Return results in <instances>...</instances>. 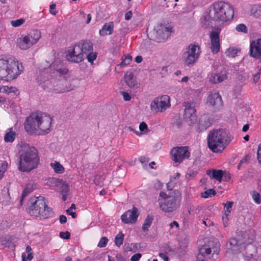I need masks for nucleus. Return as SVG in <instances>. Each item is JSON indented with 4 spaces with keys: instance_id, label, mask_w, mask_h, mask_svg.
Listing matches in <instances>:
<instances>
[{
    "instance_id": "37",
    "label": "nucleus",
    "mask_w": 261,
    "mask_h": 261,
    "mask_svg": "<svg viewBox=\"0 0 261 261\" xmlns=\"http://www.w3.org/2000/svg\"><path fill=\"white\" fill-rule=\"evenodd\" d=\"M137 249V244L134 243L125 244L124 246V249L125 251H133L136 252Z\"/></svg>"
},
{
    "instance_id": "57",
    "label": "nucleus",
    "mask_w": 261,
    "mask_h": 261,
    "mask_svg": "<svg viewBox=\"0 0 261 261\" xmlns=\"http://www.w3.org/2000/svg\"><path fill=\"white\" fill-rule=\"evenodd\" d=\"M132 11H128L127 12H126L125 13V20H129L132 17Z\"/></svg>"
},
{
    "instance_id": "36",
    "label": "nucleus",
    "mask_w": 261,
    "mask_h": 261,
    "mask_svg": "<svg viewBox=\"0 0 261 261\" xmlns=\"http://www.w3.org/2000/svg\"><path fill=\"white\" fill-rule=\"evenodd\" d=\"M124 234L120 232L115 238V243L117 247H120L123 244Z\"/></svg>"
},
{
    "instance_id": "24",
    "label": "nucleus",
    "mask_w": 261,
    "mask_h": 261,
    "mask_svg": "<svg viewBox=\"0 0 261 261\" xmlns=\"http://www.w3.org/2000/svg\"><path fill=\"white\" fill-rule=\"evenodd\" d=\"M250 13L254 17L261 19V4L250 5Z\"/></svg>"
},
{
    "instance_id": "40",
    "label": "nucleus",
    "mask_w": 261,
    "mask_h": 261,
    "mask_svg": "<svg viewBox=\"0 0 261 261\" xmlns=\"http://www.w3.org/2000/svg\"><path fill=\"white\" fill-rule=\"evenodd\" d=\"M251 194L254 201L257 204H260L261 198L259 193L255 191H252L251 192Z\"/></svg>"
},
{
    "instance_id": "34",
    "label": "nucleus",
    "mask_w": 261,
    "mask_h": 261,
    "mask_svg": "<svg viewBox=\"0 0 261 261\" xmlns=\"http://www.w3.org/2000/svg\"><path fill=\"white\" fill-rule=\"evenodd\" d=\"M114 29V23L113 22H109L108 23H105L101 30H99V33H101V32H109V33H112Z\"/></svg>"
},
{
    "instance_id": "28",
    "label": "nucleus",
    "mask_w": 261,
    "mask_h": 261,
    "mask_svg": "<svg viewBox=\"0 0 261 261\" xmlns=\"http://www.w3.org/2000/svg\"><path fill=\"white\" fill-rule=\"evenodd\" d=\"M124 78L126 84L129 87L133 88L136 85V81L134 79L133 73H126Z\"/></svg>"
},
{
    "instance_id": "53",
    "label": "nucleus",
    "mask_w": 261,
    "mask_h": 261,
    "mask_svg": "<svg viewBox=\"0 0 261 261\" xmlns=\"http://www.w3.org/2000/svg\"><path fill=\"white\" fill-rule=\"evenodd\" d=\"M148 128L147 125L144 122H142L139 125V129L140 131L143 132Z\"/></svg>"
},
{
    "instance_id": "19",
    "label": "nucleus",
    "mask_w": 261,
    "mask_h": 261,
    "mask_svg": "<svg viewBox=\"0 0 261 261\" xmlns=\"http://www.w3.org/2000/svg\"><path fill=\"white\" fill-rule=\"evenodd\" d=\"M227 78V72L221 70L217 73H212L210 77V82L212 84H217L223 82Z\"/></svg>"
},
{
    "instance_id": "45",
    "label": "nucleus",
    "mask_w": 261,
    "mask_h": 261,
    "mask_svg": "<svg viewBox=\"0 0 261 261\" xmlns=\"http://www.w3.org/2000/svg\"><path fill=\"white\" fill-rule=\"evenodd\" d=\"M108 241V240L107 238L103 237L100 239L97 246L99 248L105 247L107 245Z\"/></svg>"
},
{
    "instance_id": "33",
    "label": "nucleus",
    "mask_w": 261,
    "mask_h": 261,
    "mask_svg": "<svg viewBox=\"0 0 261 261\" xmlns=\"http://www.w3.org/2000/svg\"><path fill=\"white\" fill-rule=\"evenodd\" d=\"M240 51V49L235 47H229L227 49L225 52L226 57L228 58H235L237 56L238 52Z\"/></svg>"
},
{
    "instance_id": "8",
    "label": "nucleus",
    "mask_w": 261,
    "mask_h": 261,
    "mask_svg": "<svg viewBox=\"0 0 261 261\" xmlns=\"http://www.w3.org/2000/svg\"><path fill=\"white\" fill-rule=\"evenodd\" d=\"M179 195H168L164 192H161L158 199L160 208L165 213H171L175 211L180 203Z\"/></svg>"
},
{
    "instance_id": "32",
    "label": "nucleus",
    "mask_w": 261,
    "mask_h": 261,
    "mask_svg": "<svg viewBox=\"0 0 261 261\" xmlns=\"http://www.w3.org/2000/svg\"><path fill=\"white\" fill-rule=\"evenodd\" d=\"M16 137V133L11 129H9L4 136V140L6 142L11 143L13 142Z\"/></svg>"
},
{
    "instance_id": "27",
    "label": "nucleus",
    "mask_w": 261,
    "mask_h": 261,
    "mask_svg": "<svg viewBox=\"0 0 261 261\" xmlns=\"http://www.w3.org/2000/svg\"><path fill=\"white\" fill-rule=\"evenodd\" d=\"M66 91H68V88L64 85L63 82L56 81V83L54 84L53 93H63Z\"/></svg>"
},
{
    "instance_id": "44",
    "label": "nucleus",
    "mask_w": 261,
    "mask_h": 261,
    "mask_svg": "<svg viewBox=\"0 0 261 261\" xmlns=\"http://www.w3.org/2000/svg\"><path fill=\"white\" fill-rule=\"evenodd\" d=\"M24 19L21 18L16 20H12L11 21V24L13 27H18L20 26L24 22Z\"/></svg>"
},
{
    "instance_id": "6",
    "label": "nucleus",
    "mask_w": 261,
    "mask_h": 261,
    "mask_svg": "<svg viewBox=\"0 0 261 261\" xmlns=\"http://www.w3.org/2000/svg\"><path fill=\"white\" fill-rule=\"evenodd\" d=\"M28 205V212L31 216H40L44 219H46L54 214L52 208L46 204L44 198L42 196L31 198L29 200Z\"/></svg>"
},
{
    "instance_id": "2",
    "label": "nucleus",
    "mask_w": 261,
    "mask_h": 261,
    "mask_svg": "<svg viewBox=\"0 0 261 261\" xmlns=\"http://www.w3.org/2000/svg\"><path fill=\"white\" fill-rule=\"evenodd\" d=\"M67 72L68 69L62 68L59 61H55L51 64L45 61L38 68L36 79L44 90L53 93L54 84L56 83L55 77L65 75Z\"/></svg>"
},
{
    "instance_id": "39",
    "label": "nucleus",
    "mask_w": 261,
    "mask_h": 261,
    "mask_svg": "<svg viewBox=\"0 0 261 261\" xmlns=\"http://www.w3.org/2000/svg\"><path fill=\"white\" fill-rule=\"evenodd\" d=\"M96 57L97 53H93V51H90L87 54L85 55V58H86L88 59V62L91 64L93 63V61L96 59Z\"/></svg>"
},
{
    "instance_id": "60",
    "label": "nucleus",
    "mask_w": 261,
    "mask_h": 261,
    "mask_svg": "<svg viewBox=\"0 0 261 261\" xmlns=\"http://www.w3.org/2000/svg\"><path fill=\"white\" fill-rule=\"evenodd\" d=\"M159 255H160V257H161L163 258H164L165 261H168V257L167 255H166L165 254H164V253H160L159 254Z\"/></svg>"
},
{
    "instance_id": "7",
    "label": "nucleus",
    "mask_w": 261,
    "mask_h": 261,
    "mask_svg": "<svg viewBox=\"0 0 261 261\" xmlns=\"http://www.w3.org/2000/svg\"><path fill=\"white\" fill-rule=\"evenodd\" d=\"M20 73L18 63L0 59V80L10 81L16 79Z\"/></svg>"
},
{
    "instance_id": "51",
    "label": "nucleus",
    "mask_w": 261,
    "mask_h": 261,
    "mask_svg": "<svg viewBox=\"0 0 261 261\" xmlns=\"http://www.w3.org/2000/svg\"><path fill=\"white\" fill-rule=\"evenodd\" d=\"M142 255L140 253H138L133 255L131 258V261H138L141 257Z\"/></svg>"
},
{
    "instance_id": "10",
    "label": "nucleus",
    "mask_w": 261,
    "mask_h": 261,
    "mask_svg": "<svg viewBox=\"0 0 261 261\" xmlns=\"http://www.w3.org/2000/svg\"><path fill=\"white\" fill-rule=\"evenodd\" d=\"M241 235L238 234L236 237L231 238L226 245V253L237 254L245 248L246 233L240 232Z\"/></svg>"
},
{
    "instance_id": "14",
    "label": "nucleus",
    "mask_w": 261,
    "mask_h": 261,
    "mask_svg": "<svg viewBox=\"0 0 261 261\" xmlns=\"http://www.w3.org/2000/svg\"><path fill=\"white\" fill-rule=\"evenodd\" d=\"M77 44L68 47V54L66 55L67 60L72 63H78L82 62L84 57Z\"/></svg>"
},
{
    "instance_id": "31",
    "label": "nucleus",
    "mask_w": 261,
    "mask_h": 261,
    "mask_svg": "<svg viewBox=\"0 0 261 261\" xmlns=\"http://www.w3.org/2000/svg\"><path fill=\"white\" fill-rule=\"evenodd\" d=\"M153 220V218L152 216H147L142 227V230L144 232H147L148 231V228L150 226Z\"/></svg>"
},
{
    "instance_id": "59",
    "label": "nucleus",
    "mask_w": 261,
    "mask_h": 261,
    "mask_svg": "<svg viewBox=\"0 0 261 261\" xmlns=\"http://www.w3.org/2000/svg\"><path fill=\"white\" fill-rule=\"evenodd\" d=\"M174 226H176V227L178 228L179 227L178 223L177 221H174L173 222L170 224V228H172Z\"/></svg>"
},
{
    "instance_id": "47",
    "label": "nucleus",
    "mask_w": 261,
    "mask_h": 261,
    "mask_svg": "<svg viewBox=\"0 0 261 261\" xmlns=\"http://www.w3.org/2000/svg\"><path fill=\"white\" fill-rule=\"evenodd\" d=\"M56 7V5L55 4H52L49 6V13L54 15H56L58 13Z\"/></svg>"
},
{
    "instance_id": "13",
    "label": "nucleus",
    "mask_w": 261,
    "mask_h": 261,
    "mask_svg": "<svg viewBox=\"0 0 261 261\" xmlns=\"http://www.w3.org/2000/svg\"><path fill=\"white\" fill-rule=\"evenodd\" d=\"M206 104L213 111H217L223 107V101L218 92H212L207 96Z\"/></svg>"
},
{
    "instance_id": "11",
    "label": "nucleus",
    "mask_w": 261,
    "mask_h": 261,
    "mask_svg": "<svg viewBox=\"0 0 261 261\" xmlns=\"http://www.w3.org/2000/svg\"><path fill=\"white\" fill-rule=\"evenodd\" d=\"M41 38V34H28L21 35L16 41L17 46L22 50L30 48Z\"/></svg>"
},
{
    "instance_id": "5",
    "label": "nucleus",
    "mask_w": 261,
    "mask_h": 261,
    "mask_svg": "<svg viewBox=\"0 0 261 261\" xmlns=\"http://www.w3.org/2000/svg\"><path fill=\"white\" fill-rule=\"evenodd\" d=\"M230 142L226 138V133L222 129H214L207 136V146L214 153H220Z\"/></svg>"
},
{
    "instance_id": "15",
    "label": "nucleus",
    "mask_w": 261,
    "mask_h": 261,
    "mask_svg": "<svg viewBox=\"0 0 261 261\" xmlns=\"http://www.w3.org/2000/svg\"><path fill=\"white\" fill-rule=\"evenodd\" d=\"M172 160L176 163H180L184 159H188L190 156V152L187 147H176L171 151Z\"/></svg>"
},
{
    "instance_id": "21",
    "label": "nucleus",
    "mask_w": 261,
    "mask_h": 261,
    "mask_svg": "<svg viewBox=\"0 0 261 261\" xmlns=\"http://www.w3.org/2000/svg\"><path fill=\"white\" fill-rule=\"evenodd\" d=\"M146 35L150 40L156 43L164 42L170 37L169 34H146Z\"/></svg>"
},
{
    "instance_id": "4",
    "label": "nucleus",
    "mask_w": 261,
    "mask_h": 261,
    "mask_svg": "<svg viewBox=\"0 0 261 261\" xmlns=\"http://www.w3.org/2000/svg\"><path fill=\"white\" fill-rule=\"evenodd\" d=\"M39 163L37 150L33 146H24L20 152L19 170L23 172H30L36 168Z\"/></svg>"
},
{
    "instance_id": "58",
    "label": "nucleus",
    "mask_w": 261,
    "mask_h": 261,
    "mask_svg": "<svg viewBox=\"0 0 261 261\" xmlns=\"http://www.w3.org/2000/svg\"><path fill=\"white\" fill-rule=\"evenodd\" d=\"M143 60V58L141 56H137L135 58V61L137 63H141Z\"/></svg>"
},
{
    "instance_id": "50",
    "label": "nucleus",
    "mask_w": 261,
    "mask_h": 261,
    "mask_svg": "<svg viewBox=\"0 0 261 261\" xmlns=\"http://www.w3.org/2000/svg\"><path fill=\"white\" fill-rule=\"evenodd\" d=\"M257 159L258 161V163L261 166V143L258 146V149L257 151Z\"/></svg>"
},
{
    "instance_id": "56",
    "label": "nucleus",
    "mask_w": 261,
    "mask_h": 261,
    "mask_svg": "<svg viewBox=\"0 0 261 261\" xmlns=\"http://www.w3.org/2000/svg\"><path fill=\"white\" fill-rule=\"evenodd\" d=\"M200 124L203 126L206 129L207 127H208L210 125V122L209 121H204V123L202 122V118L201 119Z\"/></svg>"
},
{
    "instance_id": "3",
    "label": "nucleus",
    "mask_w": 261,
    "mask_h": 261,
    "mask_svg": "<svg viewBox=\"0 0 261 261\" xmlns=\"http://www.w3.org/2000/svg\"><path fill=\"white\" fill-rule=\"evenodd\" d=\"M51 121V117L45 113L32 114L25 121V129L30 134L43 135L50 131Z\"/></svg>"
},
{
    "instance_id": "22",
    "label": "nucleus",
    "mask_w": 261,
    "mask_h": 261,
    "mask_svg": "<svg viewBox=\"0 0 261 261\" xmlns=\"http://www.w3.org/2000/svg\"><path fill=\"white\" fill-rule=\"evenodd\" d=\"M199 253L197 256V261H204L205 256L209 255L211 252V248L210 245L204 244L200 247L199 249Z\"/></svg>"
},
{
    "instance_id": "63",
    "label": "nucleus",
    "mask_w": 261,
    "mask_h": 261,
    "mask_svg": "<svg viewBox=\"0 0 261 261\" xmlns=\"http://www.w3.org/2000/svg\"><path fill=\"white\" fill-rule=\"evenodd\" d=\"M249 128V125L248 124H245L242 128V131L244 132H247Z\"/></svg>"
},
{
    "instance_id": "55",
    "label": "nucleus",
    "mask_w": 261,
    "mask_h": 261,
    "mask_svg": "<svg viewBox=\"0 0 261 261\" xmlns=\"http://www.w3.org/2000/svg\"><path fill=\"white\" fill-rule=\"evenodd\" d=\"M60 222L61 224H64L67 221V218L64 215H60L59 217Z\"/></svg>"
},
{
    "instance_id": "18",
    "label": "nucleus",
    "mask_w": 261,
    "mask_h": 261,
    "mask_svg": "<svg viewBox=\"0 0 261 261\" xmlns=\"http://www.w3.org/2000/svg\"><path fill=\"white\" fill-rule=\"evenodd\" d=\"M219 34H210V49L213 54H217L220 49Z\"/></svg>"
},
{
    "instance_id": "61",
    "label": "nucleus",
    "mask_w": 261,
    "mask_h": 261,
    "mask_svg": "<svg viewBox=\"0 0 261 261\" xmlns=\"http://www.w3.org/2000/svg\"><path fill=\"white\" fill-rule=\"evenodd\" d=\"M249 158L248 155H246L243 159H242L240 162L241 164H244L247 162L248 158Z\"/></svg>"
},
{
    "instance_id": "20",
    "label": "nucleus",
    "mask_w": 261,
    "mask_h": 261,
    "mask_svg": "<svg viewBox=\"0 0 261 261\" xmlns=\"http://www.w3.org/2000/svg\"><path fill=\"white\" fill-rule=\"evenodd\" d=\"M77 45L80 47V50L82 53L84 58L85 55L87 54L90 51H93V44L90 40H81Z\"/></svg>"
},
{
    "instance_id": "62",
    "label": "nucleus",
    "mask_w": 261,
    "mask_h": 261,
    "mask_svg": "<svg viewBox=\"0 0 261 261\" xmlns=\"http://www.w3.org/2000/svg\"><path fill=\"white\" fill-rule=\"evenodd\" d=\"M139 161L141 163H145L146 162H147V159L144 156H141L139 158Z\"/></svg>"
},
{
    "instance_id": "12",
    "label": "nucleus",
    "mask_w": 261,
    "mask_h": 261,
    "mask_svg": "<svg viewBox=\"0 0 261 261\" xmlns=\"http://www.w3.org/2000/svg\"><path fill=\"white\" fill-rule=\"evenodd\" d=\"M170 97L166 95L155 98L150 105L152 111L155 113L162 112L170 107Z\"/></svg>"
},
{
    "instance_id": "49",
    "label": "nucleus",
    "mask_w": 261,
    "mask_h": 261,
    "mask_svg": "<svg viewBox=\"0 0 261 261\" xmlns=\"http://www.w3.org/2000/svg\"><path fill=\"white\" fill-rule=\"evenodd\" d=\"M1 169H0V179L2 178L4 175V173L6 170V165L5 163L3 162L1 163Z\"/></svg>"
},
{
    "instance_id": "43",
    "label": "nucleus",
    "mask_w": 261,
    "mask_h": 261,
    "mask_svg": "<svg viewBox=\"0 0 261 261\" xmlns=\"http://www.w3.org/2000/svg\"><path fill=\"white\" fill-rule=\"evenodd\" d=\"M236 30L238 32L247 33V28L244 24L240 23L237 25Z\"/></svg>"
},
{
    "instance_id": "17",
    "label": "nucleus",
    "mask_w": 261,
    "mask_h": 261,
    "mask_svg": "<svg viewBox=\"0 0 261 261\" xmlns=\"http://www.w3.org/2000/svg\"><path fill=\"white\" fill-rule=\"evenodd\" d=\"M185 118L189 119L191 123L194 122L196 120V110L194 108V104L192 102H185Z\"/></svg>"
},
{
    "instance_id": "52",
    "label": "nucleus",
    "mask_w": 261,
    "mask_h": 261,
    "mask_svg": "<svg viewBox=\"0 0 261 261\" xmlns=\"http://www.w3.org/2000/svg\"><path fill=\"white\" fill-rule=\"evenodd\" d=\"M121 93L123 96L124 100L129 101L131 99V96L126 92L122 91Z\"/></svg>"
},
{
    "instance_id": "30",
    "label": "nucleus",
    "mask_w": 261,
    "mask_h": 261,
    "mask_svg": "<svg viewBox=\"0 0 261 261\" xmlns=\"http://www.w3.org/2000/svg\"><path fill=\"white\" fill-rule=\"evenodd\" d=\"M125 58L123 59V57H122V61L118 65L116 66L115 67L116 70H119V68H120L121 67L126 66L127 65H128L130 63V62L132 61V57L129 55H127L124 56Z\"/></svg>"
},
{
    "instance_id": "1",
    "label": "nucleus",
    "mask_w": 261,
    "mask_h": 261,
    "mask_svg": "<svg viewBox=\"0 0 261 261\" xmlns=\"http://www.w3.org/2000/svg\"><path fill=\"white\" fill-rule=\"evenodd\" d=\"M234 16L232 5L223 1H217L211 5L209 16L213 22L211 27L208 21L204 20L202 25L203 30L208 33H220L224 27V22L231 20Z\"/></svg>"
},
{
    "instance_id": "29",
    "label": "nucleus",
    "mask_w": 261,
    "mask_h": 261,
    "mask_svg": "<svg viewBox=\"0 0 261 261\" xmlns=\"http://www.w3.org/2000/svg\"><path fill=\"white\" fill-rule=\"evenodd\" d=\"M69 186L65 181L61 182L60 192L62 195V200L65 201L67 199V195L68 192Z\"/></svg>"
},
{
    "instance_id": "9",
    "label": "nucleus",
    "mask_w": 261,
    "mask_h": 261,
    "mask_svg": "<svg viewBox=\"0 0 261 261\" xmlns=\"http://www.w3.org/2000/svg\"><path fill=\"white\" fill-rule=\"evenodd\" d=\"M200 53V46L196 43H191L182 55L183 64L188 67L193 66L197 62Z\"/></svg>"
},
{
    "instance_id": "42",
    "label": "nucleus",
    "mask_w": 261,
    "mask_h": 261,
    "mask_svg": "<svg viewBox=\"0 0 261 261\" xmlns=\"http://www.w3.org/2000/svg\"><path fill=\"white\" fill-rule=\"evenodd\" d=\"M76 208L75 205L74 203L71 204V206L66 210L68 215H71L72 218L76 217V214L75 212H73L72 210Z\"/></svg>"
},
{
    "instance_id": "38",
    "label": "nucleus",
    "mask_w": 261,
    "mask_h": 261,
    "mask_svg": "<svg viewBox=\"0 0 261 261\" xmlns=\"http://www.w3.org/2000/svg\"><path fill=\"white\" fill-rule=\"evenodd\" d=\"M216 194V191L212 189L206 190L205 191L202 192L201 193V196L202 197L204 198H207L212 196H214Z\"/></svg>"
},
{
    "instance_id": "48",
    "label": "nucleus",
    "mask_w": 261,
    "mask_h": 261,
    "mask_svg": "<svg viewBox=\"0 0 261 261\" xmlns=\"http://www.w3.org/2000/svg\"><path fill=\"white\" fill-rule=\"evenodd\" d=\"M181 126V122L180 120H177L172 123V126L174 130H176L180 128Z\"/></svg>"
},
{
    "instance_id": "46",
    "label": "nucleus",
    "mask_w": 261,
    "mask_h": 261,
    "mask_svg": "<svg viewBox=\"0 0 261 261\" xmlns=\"http://www.w3.org/2000/svg\"><path fill=\"white\" fill-rule=\"evenodd\" d=\"M59 236L61 238L67 240V239H70V233L69 231H66L65 232H62H62H60Z\"/></svg>"
},
{
    "instance_id": "54",
    "label": "nucleus",
    "mask_w": 261,
    "mask_h": 261,
    "mask_svg": "<svg viewBox=\"0 0 261 261\" xmlns=\"http://www.w3.org/2000/svg\"><path fill=\"white\" fill-rule=\"evenodd\" d=\"M154 188L156 190H160L163 187V183L159 180H157L154 185Z\"/></svg>"
},
{
    "instance_id": "35",
    "label": "nucleus",
    "mask_w": 261,
    "mask_h": 261,
    "mask_svg": "<svg viewBox=\"0 0 261 261\" xmlns=\"http://www.w3.org/2000/svg\"><path fill=\"white\" fill-rule=\"evenodd\" d=\"M50 165L56 173H62L64 171V167L59 162H56L55 163H51Z\"/></svg>"
},
{
    "instance_id": "23",
    "label": "nucleus",
    "mask_w": 261,
    "mask_h": 261,
    "mask_svg": "<svg viewBox=\"0 0 261 261\" xmlns=\"http://www.w3.org/2000/svg\"><path fill=\"white\" fill-rule=\"evenodd\" d=\"M36 188V185L34 181H31L29 182L27 185L26 187L24 189L21 198L20 200V205H22V201L24 198L28 195L31 192H32L34 189Z\"/></svg>"
},
{
    "instance_id": "16",
    "label": "nucleus",
    "mask_w": 261,
    "mask_h": 261,
    "mask_svg": "<svg viewBox=\"0 0 261 261\" xmlns=\"http://www.w3.org/2000/svg\"><path fill=\"white\" fill-rule=\"evenodd\" d=\"M138 208L133 206L132 210H128L124 213L121 217L122 221L125 224L135 223L138 217Z\"/></svg>"
},
{
    "instance_id": "41",
    "label": "nucleus",
    "mask_w": 261,
    "mask_h": 261,
    "mask_svg": "<svg viewBox=\"0 0 261 261\" xmlns=\"http://www.w3.org/2000/svg\"><path fill=\"white\" fill-rule=\"evenodd\" d=\"M233 203L232 201H227L226 203H223L224 207L226 208L224 214L225 216L229 215L230 213Z\"/></svg>"
},
{
    "instance_id": "25",
    "label": "nucleus",
    "mask_w": 261,
    "mask_h": 261,
    "mask_svg": "<svg viewBox=\"0 0 261 261\" xmlns=\"http://www.w3.org/2000/svg\"><path fill=\"white\" fill-rule=\"evenodd\" d=\"M223 174V171L221 170H208L206 171V174L211 179H215L219 181H221Z\"/></svg>"
},
{
    "instance_id": "26",
    "label": "nucleus",
    "mask_w": 261,
    "mask_h": 261,
    "mask_svg": "<svg viewBox=\"0 0 261 261\" xmlns=\"http://www.w3.org/2000/svg\"><path fill=\"white\" fill-rule=\"evenodd\" d=\"M156 33H172L174 31L171 24H158L155 28Z\"/></svg>"
},
{
    "instance_id": "64",
    "label": "nucleus",
    "mask_w": 261,
    "mask_h": 261,
    "mask_svg": "<svg viewBox=\"0 0 261 261\" xmlns=\"http://www.w3.org/2000/svg\"><path fill=\"white\" fill-rule=\"evenodd\" d=\"M203 224H204L205 226H210L213 224V223L211 222L210 220L208 221H203Z\"/></svg>"
}]
</instances>
